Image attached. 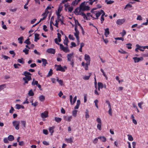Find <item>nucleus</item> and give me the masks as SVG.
Returning a JSON list of instances; mask_svg holds the SVG:
<instances>
[{
    "instance_id": "63",
    "label": "nucleus",
    "mask_w": 148,
    "mask_h": 148,
    "mask_svg": "<svg viewBox=\"0 0 148 148\" xmlns=\"http://www.w3.org/2000/svg\"><path fill=\"white\" fill-rule=\"evenodd\" d=\"M31 104L32 106H34L36 107L38 105V102L35 101L34 103H32Z\"/></svg>"
},
{
    "instance_id": "14",
    "label": "nucleus",
    "mask_w": 148,
    "mask_h": 148,
    "mask_svg": "<svg viewBox=\"0 0 148 148\" xmlns=\"http://www.w3.org/2000/svg\"><path fill=\"white\" fill-rule=\"evenodd\" d=\"M75 25H77H77H78V26L81 27V29H82V31L83 34H84V31L82 27L81 26V25L80 24V23H79V22H78V21L77 20H75Z\"/></svg>"
},
{
    "instance_id": "8",
    "label": "nucleus",
    "mask_w": 148,
    "mask_h": 148,
    "mask_svg": "<svg viewBox=\"0 0 148 148\" xmlns=\"http://www.w3.org/2000/svg\"><path fill=\"white\" fill-rule=\"evenodd\" d=\"M77 98V96H75L74 98L73 101L72 102V100L73 99V96L72 95H70V100L71 104L73 105L75 103L76 101Z\"/></svg>"
},
{
    "instance_id": "18",
    "label": "nucleus",
    "mask_w": 148,
    "mask_h": 148,
    "mask_svg": "<svg viewBox=\"0 0 148 148\" xmlns=\"http://www.w3.org/2000/svg\"><path fill=\"white\" fill-rule=\"evenodd\" d=\"M69 42V40L67 37L65 36V38L64 40L63 43L65 45H66V46H68V43Z\"/></svg>"
},
{
    "instance_id": "60",
    "label": "nucleus",
    "mask_w": 148,
    "mask_h": 148,
    "mask_svg": "<svg viewBox=\"0 0 148 148\" xmlns=\"http://www.w3.org/2000/svg\"><path fill=\"white\" fill-rule=\"evenodd\" d=\"M119 52L122 54H125L127 53V52L125 51L122 50V51H119Z\"/></svg>"
},
{
    "instance_id": "44",
    "label": "nucleus",
    "mask_w": 148,
    "mask_h": 148,
    "mask_svg": "<svg viewBox=\"0 0 148 148\" xmlns=\"http://www.w3.org/2000/svg\"><path fill=\"white\" fill-rule=\"evenodd\" d=\"M120 34H121L122 37L124 36L126 34V31L125 30H123V32H121Z\"/></svg>"
},
{
    "instance_id": "45",
    "label": "nucleus",
    "mask_w": 148,
    "mask_h": 148,
    "mask_svg": "<svg viewBox=\"0 0 148 148\" xmlns=\"http://www.w3.org/2000/svg\"><path fill=\"white\" fill-rule=\"evenodd\" d=\"M68 37H69V39L71 40H73L75 39V38H74L73 36L72 35H71V34H69V35Z\"/></svg>"
},
{
    "instance_id": "33",
    "label": "nucleus",
    "mask_w": 148,
    "mask_h": 148,
    "mask_svg": "<svg viewBox=\"0 0 148 148\" xmlns=\"http://www.w3.org/2000/svg\"><path fill=\"white\" fill-rule=\"evenodd\" d=\"M17 62L23 64L24 63L23 61V59L22 58L21 59H18L17 60Z\"/></svg>"
},
{
    "instance_id": "13",
    "label": "nucleus",
    "mask_w": 148,
    "mask_h": 148,
    "mask_svg": "<svg viewBox=\"0 0 148 148\" xmlns=\"http://www.w3.org/2000/svg\"><path fill=\"white\" fill-rule=\"evenodd\" d=\"M55 128L54 126H53L51 127H49V132L51 133V135H53V133L54 132V129Z\"/></svg>"
},
{
    "instance_id": "54",
    "label": "nucleus",
    "mask_w": 148,
    "mask_h": 148,
    "mask_svg": "<svg viewBox=\"0 0 148 148\" xmlns=\"http://www.w3.org/2000/svg\"><path fill=\"white\" fill-rule=\"evenodd\" d=\"M98 138H95L93 141V143L94 144L97 143L98 142Z\"/></svg>"
},
{
    "instance_id": "7",
    "label": "nucleus",
    "mask_w": 148,
    "mask_h": 148,
    "mask_svg": "<svg viewBox=\"0 0 148 148\" xmlns=\"http://www.w3.org/2000/svg\"><path fill=\"white\" fill-rule=\"evenodd\" d=\"M84 59L86 61V62L90 63V58L89 55L85 54L84 56Z\"/></svg>"
},
{
    "instance_id": "2",
    "label": "nucleus",
    "mask_w": 148,
    "mask_h": 148,
    "mask_svg": "<svg viewBox=\"0 0 148 148\" xmlns=\"http://www.w3.org/2000/svg\"><path fill=\"white\" fill-rule=\"evenodd\" d=\"M12 124L13 126L15 127L16 130L19 129V126L20 123V121H14L12 122Z\"/></svg>"
},
{
    "instance_id": "41",
    "label": "nucleus",
    "mask_w": 148,
    "mask_h": 148,
    "mask_svg": "<svg viewBox=\"0 0 148 148\" xmlns=\"http://www.w3.org/2000/svg\"><path fill=\"white\" fill-rule=\"evenodd\" d=\"M77 111L76 110L73 111L72 112L73 115L74 116L76 117L77 115Z\"/></svg>"
},
{
    "instance_id": "29",
    "label": "nucleus",
    "mask_w": 148,
    "mask_h": 148,
    "mask_svg": "<svg viewBox=\"0 0 148 148\" xmlns=\"http://www.w3.org/2000/svg\"><path fill=\"white\" fill-rule=\"evenodd\" d=\"M127 136H128V140H129L132 141L133 140V138L131 135L128 134Z\"/></svg>"
},
{
    "instance_id": "35",
    "label": "nucleus",
    "mask_w": 148,
    "mask_h": 148,
    "mask_svg": "<svg viewBox=\"0 0 148 148\" xmlns=\"http://www.w3.org/2000/svg\"><path fill=\"white\" fill-rule=\"evenodd\" d=\"M78 10L79 8H77L74 11V13L77 15H79V11H78Z\"/></svg>"
},
{
    "instance_id": "9",
    "label": "nucleus",
    "mask_w": 148,
    "mask_h": 148,
    "mask_svg": "<svg viewBox=\"0 0 148 148\" xmlns=\"http://www.w3.org/2000/svg\"><path fill=\"white\" fill-rule=\"evenodd\" d=\"M85 1H84L81 3L80 5L79 6V12L80 13L81 11V10H82L83 11V9L84 8L85 6Z\"/></svg>"
},
{
    "instance_id": "64",
    "label": "nucleus",
    "mask_w": 148,
    "mask_h": 148,
    "mask_svg": "<svg viewBox=\"0 0 148 148\" xmlns=\"http://www.w3.org/2000/svg\"><path fill=\"white\" fill-rule=\"evenodd\" d=\"M3 141L5 143H9L8 139L6 138H5L4 139Z\"/></svg>"
},
{
    "instance_id": "28",
    "label": "nucleus",
    "mask_w": 148,
    "mask_h": 148,
    "mask_svg": "<svg viewBox=\"0 0 148 148\" xmlns=\"http://www.w3.org/2000/svg\"><path fill=\"white\" fill-rule=\"evenodd\" d=\"M90 63L86 62V63L85 64V65L84 66V69L85 70H88V65H90Z\"/></svg>"
},
{
    "instance_id": "46",
    "label": "nucleus",
    "mask_w": 148,
    "mask_h": 148,
    "mask_svg": "<svg viewBox=\"0 0 148 148\" xmlns=\"http://www.w3.org/2000/svg\"><path fill=\"white\" fill-rule=\"evenodd\" d=\"M21 122L22 124V125L23 126V127L24 128L26 127V121H21Z\"/></svg>"
},
{
    "instance_id": "11",
    "label": "nucleus",
    "mask_w": 148,
    "mask_h": 148,
    "mask_svg": "<svg viewBox=\"0 0 148 148\" xmlns=\"http://www.w3.org/2000/svg\"><path fill=\"white\" fill-rule=\"evenodd\" d=\"M73 53L68 54L67 56V60L68 61L71 62L72 61L73 56Z\"/></svg>"
},
{
    "instance_id": "39",
    "label": "nucleus",
    "mask_w": 148,
    "mask_h": 148,
    "mask_svg": "<svg viewBox=\"0 0 148 148\" xmlns=\"http://www.w3.org/2000/svg\"><path fill=\"white\" fill-rule=\"evenodd\" d=\"M24 42L27 45H30L31 44V42L29 41V38L26 40Z\"/></svg>"
},
{
    "instance_id": "30",
    "label": "nucleus",
    "mask_w": 148,
    "mask_h": 148,
    "mask_svg": "<svg viewBox=\"0 0 148 148\" xmlns=\"http://www.w3.org/2000/svg\"><path fill=\"white\" fill-rule=\"evenodd\" d=\"M53 70L52 69H50L48 74L47 75V77H49L51 76L53 74Z\"/></svg>"
},
{
    "instance_id": "5",
    "label": "nucleus",
    "mask_w": 148,
    "mask_h": 148,
    "mask_svg": "<svg viewBox=\"0 0 148 148\" xmlns=\"http://www.w3.org/2000/svg\"><path fill=\"white\" fill-rule=\"evenodd\" d=\"M75 32L74 33L75 36L76 37V38H79V32L77 29V25L75 26Z\"/></svg>"
},
{
    "instance_id": "10",
    "label": "nucleus",
    "mask_w": 148,
    "mask_h": 148,
    "mask_svg": "<svg viewBox=\"0 0 148 148\" xmlns=\"http://www.w3.org/2000/svg\"><path fill=\"white\" fill-rule=\"evenodd\" d=\"M46 51L49 53L52 54H55L56 53L55 50L51 48L47 49Z\"/></svg>"
},
{
    "instance_id": "42",
    "label": "nucleus",
    "mask_w": 148,
    "mask_h": 148,
    "mask_svg": "<svg viewBox=\"0 0 148 148\" xmlns=\"http://www.w3.org/2000/svg\"><path fill=\"white\" fill-rule=\"evenodd\" d=\"M97 127L99 130H101V124H98Z\"/></svg>"
},
{
    "instance_id": "37",
    "label": "nucleus",
    "mask_w": 148,
    "mask_h": 148,
    "mask_svg": "<svg viewBox=\"0 0 148 148\" xmlns=\"http://www.w3.org/2000/svg\"><path fill=\"white\" fill-rule=\"evenodd\" d=\"M78 3V2H77V0H75L73 1L71 3V5H72L75 6Z\"/></svg>"
},
{
    "instance_id": "49",
    "label": "nucleus",
    "mask_w": 148,
    "mask_h": 148,
    "mask_svg": "<svg viewBox=\"0 0 148 148\" xmlns=\"http://www.w3.org/2000/svg\"><path fill=\"white\" fill-rule=\"evenodd\" d=\"M83 10H90V7L88 6H85L84 8L83 9Z\"/></svg>"
},
{
    "instance_id": "25",
    "label": "nucleus",
    "mask_w": 148,
    "mask_h": 148,
    "mask_svg": "<svg viewBox=\"0 0 148 148\" xmlns=\"http://www.w3.org/2000/svg\"><path fill=\"white\" fill-rule=\"evenodd\" d=\"M14 136L12 135H10L8 137V139L10 141H12L14 140Z\"/></svg>"
},
{
    "instance_id": "43",
    "label": "nucleus",
    "mask_w": 148,
    "mask_h": 148,
    "mask_svg": "<svg viewBox=\"0 0 148 148\" xmlns=\"http://www.w3.org/2000/svg\"><path fill=\"white\" fill-rule=\"evenodd\" d=\"M132 7V5L129 4H128L126 5L125 7L124 8V9H125L126 8L128 9L129 8H131V7Z\"/></svg>"
},
{
    "instance_id": "52",
    "label": "nucleus",
    "mask_w": 148,
    "mask_h": 148,
    "mask_svg": "<svg viewBox=\"0 0 148 148\" xmlns=\"http://www.w3.org/2000/svg\"><path fill=\"white\" fill-rule=\"evenodd\" d=\"M73 117L72 116L68 117L67 118V119H66V121L70 122V121H71V119Z\"/></svg>"
},
{
    "instance_id": "23",
    "label": "nucleus",
    "mask_w": 148,
    "mask_h": 148,
    "mask_svg": "<svg viewBox=\"0 0 148 148\" xmlns=\"http://www.w3.org/2000/svg\"><path fill=\"white\" fill-rule=\"evenodd\" d=\"M42 64L44 66H46L47 64H48L47 61L46 59L42 58Z\"/></svg>"
},
{
    "instance_id": "38",
    "label": "nucleus",
    "mask_w": 148,
    "mask_h": 148,
    "mask_svg": "<svg viewBox=\"0 0 148 148\" xmlns=\"http://www.w3.org/2000/svg\"><path fill=\"white\" fill-rule=\"evenodd\" d=\"M29 50L28 49L25 48L23 50V51L24 52L26 55H27L29 53Z\"/></svg>"
},
{
    "instance_id": "20",
    "label": "nucleus",
    "mask_w": 148,
    "mask_h": 148,
    "mask_svg": "<svg viewBox=\"0 0 148 148\" xmlns=\"http://www.w3.org/2000/svg\"><path fill=\"white\" fill-rule=\"evenodd\" d=\"M110 34V32L109 31V29L108 28H107L105 29V32L104 35L105 36L107 37L108 35Z\"/></svg>"
},
{
    "instance_id": "32",
    "label": "nucleus",
    "mask_w": 148,
    "mask_h": 148,
    "mask_svg": "<svg viewBox=\"0 0 148 148\" xmlns=\"http://www.w3.org/2000/svg\"><path fill=\"white\" fill-rule=\"evenodd\" d=\"M136 46L137 47L136 48L135 51L137 52H138V50H139V48H142L141 46H140L139 45L137 44L136 45Z\"/></svg>"
},
{
    "instance_id": "53",
    "label": "nucleus",
    "mask_w": 148,
    "mask_h": 148,
    "mask_svg": "<svg viewBox=\"0 0 148 148\" xmlns=\"http://www.w3.org/2000/svg\"><path fill=\"white\" fill-rule=\"evenodd\" d=\"M115 40H121L122 41H123L124 40V38L123 37H117L115 38Z\"/></svg>"
},
{
    "instance_id": "48",
    "label": "nucleus",
    "mask_w": 148,
    "mask_h": 148,
    "mask_svg": "<svg viewBox=\"0 0 148 148\" xmlns=\"http://www.w3.org/2000/svg\"><path fill=\"white\" fill-rule=\"evenodd\" d=\"M68 12H71L73 10V7H70L68 8Z\"/></svg>"
},
{
    "instance_id": "6",
    "label": "nucleus",
    "mask_w": 148,
    "mask_h": 148,
    "mask_svg": "<svg viewBox=\"0 0 148 148\" xmlns=\"http://www.w3.org/2000/svg\"><path fill=\"white\" fill-rule=\"evenodd\" d=\"M125 20L124 19H118L116 22V23L119 25H121L123 24L125 22Z\"/></svg>"
},
{
    "instance_id": "50",
    "label": "nucleus",
    "mask_w": 148,
    "mask_h": 148,
    "mask_svg": "<svg viewBox=\"0 0 148 148\" xmlns=\"http://www.w3.org/2000/svg\"><path fill=\"white\" fill-rule=\"evenodd\" d=\"M38 84V82L37 81H35V82H32V86L36 85H37V84Z\"/></svg>"
},
{
    "instance_id": "15",
    "label": "nucleus",
    "mask_w": 148,
    "mask_h": 148,
    "mask_svg": "<svg viewBox=\"0 0 148 148\" xmlns=\"http://www.w3.org/2000/svg\"><path fill=\"white\" fill-rule=\"evenodd\" d=\"M65 140L68 143H72L73 142V138L71 137L69 138H65Z\"/></svg>"
},
{
    "instance_id": "17",
    "label": "nucleus",
    "mask_w": 148,
    "mask_h": 148,
    "mask_svg": "<svg viewBox=\"0 0 148 148\" xmlns=\"http://www.w3.org/2000/svg\"><path fill=\"white\" fill-rule=\"evenodd\" d=\"M23 40L24 38L22 36L18 38V43L21 44H22L23 42Z\"/></svg>"
},
{
    "instance_id": "59",
    "label": "nucleus",
    "mask_w": 148,
    "mask_h": 148,
    "mask_svg": "<svg viewBox=\"0 0 148 148\" xmlns=\"http://www.w3.org/2000/svg\"><path fill=\"white\" fill-rule=\"evenodd\" d=\"M96 121L98 123V124H101V120L99 118H98L97 119Z\"/></svg>"
},
{
    "instance_id": "27",
    "label": "nucleus",
    "mask_w": 148,
    "mask_h": 148,
    "mask_svg": "<svg viewBox=\"0 0 148 148\" xmlns=\"http://www.w3.org/2000/svg\"><path fill=\"white\" fill-rule=\"evenodd\" d=\"M28 95L30 96H34V93L33 92V90L32 89L30 90L28 93Z\"/></svg>"
},
{
    "instance_id": "21",
    "label": "nucleus",
    "mask_w": 148,
    "mask_h": 148,
    "mask_svg": "<svg viewBox=\"0 0 148 148\" xmlns=\"http://www.w3.org/2000/svg\"><path fill=\"white\" fill-rule=\"evenodd\" d=\"M39 34H38L36 33L35 34V39L34 41L35 42H37V40L39 39Z\"/></svg>"
},
{
    "instance_id": "19",
    "label": "nucleus",
    "mask_w": 148,
    "mask_h": 148,
    "mask_svg": "<svg viewBox=\"0 0 148 148\" xmlns=\"http://www.w3.org/2000/svg\"><path fill=\"white\" fill-rule=\"evenodd\" d=\"M56 78V80L58 82L59 84L61 86H62V85H63V81L62 80L59 79V78L58 77H57Z\"/></svg>"
},
{
    "instance_id": "36",
    "label": "nucleus",
    "mask_w": 148,
    "mask_h": 148,
    "mask_svg": "<svg viewBox=\"0 0 148 148\" xmlns=\"http://www.w3.org/2000/svg\"><path fill=\"white\" fill-rule=\"evenodd\" d=\"M126 45L127 46H128L127 47L128 49H132V45L131 43H127L126 44Z\"/></svg>"
},
{
    "instance_id": "51",
    "label": "nucleus",
    "mask_w": 148,
    "mask_h": 148,
    "mask_svg": "<svg viewBox=\"0 0 148 148\" xmlns=\"http://www.w3.org/2000/svg\"><path fill=\"white\" fill-rule=\"evenodd\" d=\"M143 104V101H141L140 103H138V106L140 108L142 109V105Z\"/></svg>"
},
{
    "instance_id": "3",
    "label": "nucleus",
    "mask_w": 148,
    "mask_h": 148,
    "mask_svg": "<svg viewBox=\"0 0 148 148\" xmlns=\"http://www.w3.org/2000/svg\"><path fill=\"white\" fill-rule=\"evenodd\" d=\"M23 80L24 81V85H25L26 84L28 83V82L31 80L32 78L31 76H28L27 77H24L23 78Z\"/></svg>"
},
{
    "instance_id": "57",
    "label": "nucleus",
    "mask_w": 148,
    "mask_h": 148,
    "mask_svg": "<svg viewBox=\"0 0 148 148\" xmlns=\"http://www.w3.org/2000/svg\"><path fill=\"white\" fill-rule=\"evenodd\" d=\"M90 75L89 76H86L84 77L83 78L84 79L86 80H88L90 78Z\"/></svg>"
},
{
    "instance_id": "56",
    "label": "nucleus",
    "mask_w": 148,
    "mask_h": 148,
    "mask_svg": "<svg viewBox=\"0 0 148 148\" xmlns=\"http://www.w3.org/2000/svg\"><path fill=\"white\" fill-rule=\"evenodd\" d=\"M16 109H17L18 110L21 108V105H20L18 104H16Z\"/></svg>"
},
{
    "instance_id": "34",
    "label": "nucleus",
    "mask_w": 148,
    "mask_h": 148,
    "mask_svg": "<svg viewBox=\"0 0 148 148\" xmlns=\"http://www.w3.org/2000/svg\"><path fill=\"white\" fill-rule=\"evenodd\" d=\"M98 86L99 88H102L103 87V84L101 82H98Z\"/></svg>"
},
{
    "instance_id": "47",
    "label": "nucleus",
    "mask_w": 148,
    "mask_h": 148,
    "mask_svg": "<svg viewBox=\"0 0 148 148\" xmlns=\"http://www.w3.org/2000/svg\"><path fill=\"white\" fill-rule=\"evenodd\" d=\"M99 101L97 99H96L94 101V103H95V106L97 108H98L97 103Z\"/></svg>"
},
{
    "instance_id": "22",
    "label": "nucleus",
    "mask_w": 148,
    "mask_h": 148,
    "mask_svg": "<svg viewBox=\"0 0 148 148\" xmlns=\"http://www.w3.org/2000/svg\"><path fill=\"white\" fill-rule=\"evenodd\" d=\"M39 100L42 102H43L45 101V98L44 96L43 95H40L39 96Z\"/></svg>"
},
{
    "instance_id": "61",
    "label": "nucleus",
    "mask_w": 148,
    "mask_h": 148,
    "mask_svg": "<svg viewBox=\"0 0 148 148\" xmlns=\"http://www.w3.org/2000/svg\"><path fill=\"white\" fill-rule=\"evenodd\" d=\"M43 144L45 145H49V143L48 142H47L46 141H44L42 142Z\"/></svg>"
},
{
    "instance_id": "31",
    "label": "nucleus",
    "mask_w": 148,
    "mask_h": 148,
    "mask_svg": "<svg viewBox=\"0 0 148 148\" xmlns=\"http://www.w3.org/2000/svg\"><path fill=\"white\" fill-rule=\"evenodd\" d=\"M55 121L58 123L60 122L62 120V119L60 118L55 117Z\"/></svg>"
},
{
    "instance_id": "24",
    "label": "nucleus",
    "mask_w": 148,
    "mask_h": 148,
    "mask_svg": "<svg viewBox=\"0 0 148 148\" xmlns=\"http://www.w3.org/2000/svg\"><path fill=\"white\" fill-rule=\"evenodd\" d=\"M62 50L65 53L69 52L70 51V50L69 49L68 46H66V47H64Z\"/></svg>"
},
{
    "instance_id": "26",
    "label": "nucleus",
    "mask_w": 148,
    "mask_h": 148,
    "mask_svg": "<svg viewBox=\"0 0 148 148\" xmlns=\"http://www.w3.org/2000/svg\"><path fill=\"white\" fill-rule=\"evenodd\" d=\"M98 138L100 139L103 142H105L106 140V138L104 136L98 137Z\"/></svg>"
},
{
    "instance_id": "40",
    "label": "nucleus",
    "mask_w": 148,
    "mask_h": 148,
    "mask_svg": "<svg viewBox=\"0 0 148 148\" xmlns=\"http://www.w3.org/2000/svg\"><path fill=\"white\" fill-rule=\"evenodd\" d=\"M102 73H103V75L106 77V79H107L108 77L106 75L103 69H100Z\"/></svg>"
},
{
    "instance_id": "12",
    "label": "nucleus",
    "mask_w": 148,
    "mask_h": 148,
    "mask_svg": "<svg viewBox=\"0 0 148 148\" xmlns=\"http://www.w3.org/2000/svg\"><path fill=\"white\" fill-rule=\"evenodd\" d=\"M48 112L47 111H45L44 112L41 114V116L42 118H46L48 117Z\"/></svg>"
},
{
    "instance_id": "55",
    "label": "nucleus",
    "mask_w": 148,
    "mask_h": 148,
    "mask_svg": "<svg viewBox=\"0 0 148 148\" xmlns=\"http://www.w3.org/2000/svg\"><path fill=\"white\" fill-rule=\"evenodd\" d=\"M9 53L13 55V57H14L15 55V53L13 51H9Z\"/></svg>"
},
{
    "instance_id": "16",
    "label": "nucleus",
    "mask_w": 148,
    "mask_h": 148,
    "mask_svg": "<svg viewBox=\"0 0 148 148\" xmlns=\"http://www.w3.org/2000/svg\"><path fill=\"white\" fill-rule=\"evenodd\" d=\"M23 75H24L25 76V77H27L28 76H31V75L32 74L29 72L25 71L24 72V73Z\"/></svg>"
},
{
    "instance_id": "4",
    "label": "nucleus",
    "mask_w": 148,
    "mask_h": 148,
    "mask_svg": "<svg viewBox=\"0 0 148 148\" xmlns=\"http://www.w3.org/2000/svg\"><path fill=\"white\" fill-rule=\"evenodd\" d=\"M133 59L135 63L138 62L140 61H142L143 59V58L142 57L140 58L136 57L133 58Z\"/></svg>"
},
{
    "instance_id": "62",
    "label": "nucleus",
    "mask_w": 148,
    "mask_h": 148,
    "mask_svg": "<svg viewBox=\"0 0 148 148\" xmlns=\"http://www.w3.org/2000/svg\"><path fill=\"white\" fill-rule=\"evenodd\" d=\"M47 26L44 25L43 26V29L45 32H47L48 31V29H47Z\"/></svg>"
},
{
    "instance_id": "58",
    "label": "nucleus",
    "mask_w": 148,
    "mask_h": 148,
    "mask_svg": "<svg viewBox=\"0 0 148 148\" xmlns=\"http://www.w3.org/2000/svg\"><path fill=\"white\" fill-rule=\"evenodd\" d=\"M43 133L45 135H47L48 134V132L47 130L44 129L43 130Z\"/></svg>"
},
{
    "instance_id": "1",
    "label": "nucleus",
    "mask_w": 148,
    "mask_h": 148,
    "mask_svg": "<svg viewBox=\"0 0 148 148\" xmlns=\"http://www.w3.org/2000/svg\"><path fill=\"white\" fill-rule=\"evenodd\" d=\"M55 66L57 67L56 70L57 71H60L62 72H65V70L66 69L67 67L66 66L62 67L61 65H55Z\"/></svg>"
}]
</instances>
